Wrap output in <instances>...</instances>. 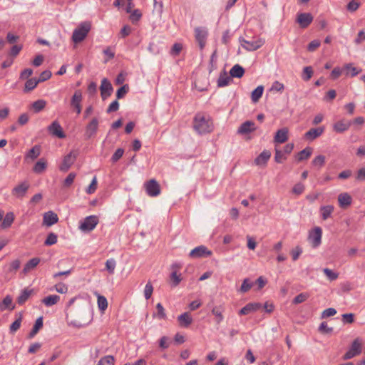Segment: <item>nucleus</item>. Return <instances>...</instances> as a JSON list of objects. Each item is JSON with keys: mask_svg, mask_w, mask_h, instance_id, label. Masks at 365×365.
Segmentation results:
<instances>
[{"mask_svg": "<svg viewBox=\"0 0 365 365\" xmlns=\"http://www.w3.org/2000/svg\"><path fill=\"white\" fill-rule=\"evenodd\" d=\"M193 128L201 135L210 133L212 130V123L208 115L197 113L193 118Z\"/></svg>", "mask_w": 365, "mask_h": 365, "instance_id": "nucleus-1", "label": "nucleus"}, {"mask_svg": "<svg viewBox=\"0 0 365 365\" xmlns=\"http://www.w3.org/2000/svg\"><path fill=\"white\" fill-rule=\"evenodd\" d=\"M91 29L89 21H83L73 31L72 40L74 43H80L84 40Z\"/></svg>", "mask_w": 365, "mask_h": 365, "instance_id": "nucleus-2", "label": "nucleus"}, {"mask_svg": "<svg viewBox=\"0 0 365 365\" xmlns=\"http://www.w3.org/2000/svg\"><path fill=\"white\" fill-rule=\"evenodd\" d=\"M362 340L360 338L355 339L349 349L342 356L344 360H348L359 355L361 352Z\"/></svg>", "mask_w": 365, "mask_h": 365, "instance_id": "nucleus-3", "label": "nucleus"}, {"mask_svg": "<svg viewBox=\"0 0 365 365\" xmlns=\"http://www.w3.org/2000/svg\"><path fill=\"white\" fill-rule=\"evenodd\" d=\"M239 41L242 48L249 51H254L259 48L264 43V41L262 38L252 39L251 41L245 40L240 37Z\"/></svg>", "mask_w": 365, "mask_h": 365, "instance_id": "nucleus-4", "label": "nucleus"}, {"mask_svg": "<svg viewBox=\"0 0 365 365\" xmlns=\"http://www.w3.org/2000/svg\"><path fill=\"white\" fill-rule=\"evenodd\" d=\"M98 223V217L96 215L86 217L80 224L79 229L83 232L92 231Z\"/></svg>", "mask_w": 365, "mask_h": 365, "instance_id": "nucleus-5", "label": "nucleus"}, {"mask_svg": "<svg viewBox=\"0 0 365 365\" xmlns=\"http://www.w3.org/2000/svg\"><path fill=\"white\" fill-rule=\"evenodd\" d=\"M145 187L147 194L150 197H156L160 193V185L155 179H151L146 182Z\"/></svg>", "mask_w": 365, "mask_h": 365, "instance_id": "nucleus-6", "label": "nucleus"}, {"mask_svg": "<svg viewBox=\"0 0 365 365\" xmlns=\"http://www.w3.org/2000/svg\"><path fill=\"white\" fill-rule=\"evenodd\" d=\"M82 92L80 90L76 91L71 99V106L74 109V110L76 112L78 115H79L82 110Z\"/></svg>", "mask_w": 365, "mask_h": 365, "instance_id": "nucleus-7", "label": "nucleus"}, {"mask_svg": "<svg viewBox=\"0 0 365 365\" xmlns=\"http://www.w3.org/2000/svg\"><path fill=\"white\" fill-rule=\"evenodd\" d=\"M78 155L77 152L71 151L68 155H66L59 167L61 171L66 172L69 170L71 166L74 163Z\"/></svg>", "mask_w": 365, "mask_h": 365, "instance_id": "nucleus-8", "label": "nucleus"}, {"mask_svg": "<svg viewBox=\"0 0 365 365\" xmlns=\"http://www.w3.org/2000/svg\"><path fill=\"white\" fill-rule=\"evenodd\" d=\"M322 230L321 227H316L309 235V240L313 247H317L322 242Z\"/></svg>", "mask_w": 365, "mask_h": 365, "instance_id": "nucleus-9", "label": "nucleus"}, {"mask_svg": "<svg viewBox=\"0 0 365 365\" xmlns=\"http://www.w3.org/2000/svg\"><path fill=\"white\" fill-rule=\"evenodd\" d=\"M98 128V120L97 118H93L88 123V124L86 127L85 130V138L86 139H90L91 138L96 135Z\"/></svg>", "mask_w": 365, "mask_h": 365, "instance_id": "nucleus-10", "label": "nucleus"}, {"mask_svg": "<svg viewBox=\"0 0 365 365\" xmlns=\"http://www.w3.org/2000/svg\"><path fill=\"white\" fill-rule=\"evenodd\" d=\"M207 36V31L205 29L197 27L195 29V37L197 41L200 49H202L206 43V38Z\"/></svg>", "mask_w": 365, "mask_h": 365, "instance_id": "nucleus-11", "label": "nucleus"}, {"mask_svg": "<svg viewBox=\"0 0 365 365\" xmlns=\"http://www.w3.org/2000/svg\"><path fill=\"white\" fill-rule=\"evenodd\" d=\"M212 252L208 250L205 246L200 245L192 250L189 254L191 258H200L205 256H210Z\"/></svg>", "mask_w": 365, "mask_h": 365, "instance_id": "nucleus-12", "label": "nucleus"}, {"mask_svg": "<svg viewBox=\"0 0 365 365\" xmlns=\"http://www.w3.org/2000/svg\"><path fill=\"white\" fill-rule=\"evenodd\" d=\"M29 188V184L27 182H23L12 189L11 193L17 198H22L25 196Z\"/></svg>", "mask_w": 365, "mask_h": 365, "instance_id": "nucleus-13", "label": "nucleus"}, {"mask_svg": "<svg viewBox=\"0 0 365 365\" xmlns=\"http://www.w3.org/2000/svg\"><path fill=\"white\" fill-rule=\"evenodd\" d=\"M48 132L59 138H64L66 137V135L64 132L63 131V129L59 124V123L56 120L53 121L48 127Z\"/></svg>", "mask_w": 365, "mask_h": 365, "instance_id": "nucleus-14", "label": "nucleus"}, {"mask_svg": "<svg viewBox=\"0 0 365 365\" xmlns=\"http://www.w3.org/2000/svg\"><path fill=\"white\" fill-rule=\"evenodd\" d=\"M312 21L313 16L309 13H301L297 15V22L302 29L308 27Z\"/></svg>", "mask_w": 365, "mask_h": 365, "instance_id": "nucleus-15", "label": "nucleus"}, {"mask_svg": "<svg viewBox=\"0 0 365 365\" xmlns=\"http://www.w3.org/2000/svg\"><path fill=\"white\" fill-rule=\"evenodd\" d=\"M100 90L101 97L105 100L111 95L113 88L111 83L106 78H103L101 81Z\"/></svg>", "mask_w": 365, "mask_h": 365, "instance_id": "nucleus-16", "label": "nucleus"}, {"mask_svg": "<svg viewBox=\"0 0 365 365\" xmlns=\"http://www.w3.org/2000/svg\"><path fill=\"white\" fill-rule=\"evenodd\" d=\"M324 131V127H318L311 128L304 134V138L307 140L312 141L322 135Z\"/></svg>", "mask_w": 365, "mask_h": 365, "instance_id": "nucleus-17", "label": "nucleus"}, {"mask_svg": "<svg viewBox=\"0 0 365 365\" xmlns=\"http://www.w3.org/2000/svg\"><path fill=\"white\" fill-rule=\"evenodd\" d=\"M262 307V304L259 302H252L247 304L239 311L240 315H247L252 312H255Z\"/></svg>", "mask_w": 365, "mask_h": 365, "instance_id": "nucleus-18", "label": "nucleus"}, {"mask_svg": "<svg viewBox=\"0 0 365 365\" xmlns=\"http://www.w3.org/2000/svg\"><path fill=\"white\" fill-rule=\"evenodd\" d=\"M338 202L341 208L346 209L352 202L351 196L347 192H342L338 195Z\"/></svg>", "mask_w": 365, "mask_h": 365, "instance_id": "nucleus-19", "label": "nucleus"}, {"mask_svg": "<svg viewBox=\"0 0 365 365\" xmlns=\"http://www.w3.org/2000/svg\"><path fill=\"white\" fill-rule=\"evenodd\" d=\"M255 130L256 127L255 123L247 120L239 127L237 132L240 134H248Z\"/></svg>", "mask_w": 365, "mask_h": 365, "instance_id": "nucleus-20", "label": "nucleus"}, {"mask_svg": "<svg viewBox=\"0 0 365 365\" xmlns=\"http://www.w3.org/2000/svg\"><path fill=\"white\" fill-rule=\"evenodd\" d=\"M58 220V215L52 212L48 211L47 212H45L43 215V225H46L48 227H50L54 224H56Z\"/></svg>", "mask_w": 365, "mask_h": 365, "instance_id": "nucleus-21", "label": "nucleus"}, {"mask_svg": "<svg viewBox=\"0 0 365 365\" xmlns=\"http://www.w3.org/2000/svg\"><path fill=\"white\" fill-rule=\"evenodd\" d=\"M351 125L349 120H341L335 123L333 125L334 130L336 133H343L347 130Z\"/></svg>", "mask_w": 365, "mask_h": 365, "instance_id": "nucleus-22", "label": "nucleus"}, {"mask_svg": "<svg viewBox=\"0 0 365 365\" xmlns=\"http://www.w3.org/2000/svg\"><path fill=\"white\" fill-rule=\"evenodd\" d=\"M271 157V153L269 150H263L255 160L257 165H265Z\"/></svg>", "mask_w": 365, "mask_h": 365, "instance_id": "nucleus-23", "label": "nucleus"}, {"mask_svg": "<svg viewBox=\"0 0 365 365\" xmlns=\"http://www.w3.org/2000/svg\"><path fill=\"white\" fill-rule=\"evenodd\" d=\"M288 139V129L283 128L277 131L274 136V142L277 143H284Z\"/></svg>", "mask_w": 365, "mask_h": 365, "instance_id": "nucleus-24", "label": "nucleus"}, {"mask_svg": "<svg viewBox=\"0 0 365 365\" xmlns=\"http://www.w3.org/2000/svg\"><path fill=\"white\" fill-rule=\"evenodd\" d=\"M178 320L182 327H188L192 322V319L188 312H185L178 316Z\"/></svg>", "mask_w": 365, "mask_h": 365, "instance_id": "nucleus-25", "label": "nucleus"}, {"mask_svg": "<svg viewBox=\"0 0 365 365\" xmlns=\"http://www.w3.org/2000/svg\"><path fill=\"white\" fill-rule=\"evenodd\" d=\"M40 262V259L38 257H34L29 260L27 263L25 264L22 272L24 274H27L31 269H34Z\"/></svg>", "mask_w": 365, "mask_h": 365, "instance_id": "nucleus-26", "label": "nucleus"}, {"mask_svg": "<svg viewBox=\"0 0 365 365\" xmlns=\"http://www.w3.org/2000/svg\"><path fill=\"white\" fill-rule=\"evenodd\" d=\"M223 312L224 308L222 306H215L212 309V314L215 317V322L217 324H220L223 321Z\"/></svg>", "mask_w": 365, "mask_h": 365, "instance_id": "nucleus-27", "label": "nucleus"}, {"mask_svg": "<svg viewBox=\"0 0 365 365\" xmlns=\"http://www.w3.org/2000/svg\"><path fill=\"white\" fill-rule=\"evenodd\" d=\"M41 154V146L38 145H34L31 149H30L28 153L26 154L25 159L27 160L29 158L32 160L37 158Z\"/></svg>", "mask_w": 365, "mask_h": 365, "instance_id": "nucleus-28", "label": "nucleus"}, {"mask_svg": "<svg viewBox=\"0 0 365 365\" xmlns=\"http://www.w3.org/2000/svg\"><path fill=\"white\" fill-rule=\"evenodd\" d=\"M14 306L12 305V297L10 295L6 296L0 303V311L3 312L6 309L13 310Z\"/></svg>", "mask_w": 365, "mask_h": 365, "instance_id": "nucleus-29", "label": "nucleus"}, {"mask_svg": "<svg viewBox=\"0 0 365 365\" xmlns=\"http://www.w3.org/2000/svg\"><path fill=\"white\" fill-rule=\"evenodd\" d=\"M245 73V69L239 64H235L230 71L232 78H241Z\"/></svg>", "mask_w": 365, "mask_h": 365, "instance_id": "nucleus-30", "label": "nucleus"}, {"mask_svg": "<svg viewBox=\"0 0 365 365\" xmlns=\"http://www.w3.org/2000/svg\"><path fill=\"white\" fill-rule=\"evenodd\" d=\"M42 327H43V317H40L36 320L32 329L31 330V331L29 334V338H30V339L33 338Z\"/></svg>", "mask_w": 365, "mask_h": 365, "instance_id": "nucleus-31", "label": "nucleus"}, {"mask_svg": "<svg viewBox=\"0 0 365 365\" xmlns=\"http://www.w3.org/2000/svg\"><path fill=\"white\" fill-rule=\"evenodd\" d=\"M312 153V148L307 147L302 151L299 152L296 156L297 161L307 160Z\"/></svg>", "mask_w": 365, "mask_h": 365, "instance_id": "nucleus-32", "label": "nucleus"}, {"mask_svg": "<svg viewBox=\"0 0 365 365\" xmlns=\"http://www.w3.org/2000/svg\"><path fill=\"white\" fill-rule=\"evenodd\" d=\"M47 163L45 159L41 158L36 163L33 168V171L37 174L42 173L46 168Z\"/></svg>", "mask_w": 365, "mask_h": 365, "instance_id": "nucleus-33", "label": "nucleus"}, {"mask_svg": "<svg viewBox=\"0 0 365 365\" xmlns=\"http://www.w3.org/2000/svg\"><path fill=\"white\" fill-rule=\"evenodd\" d=\"M334 207L333 205L322 206L320 207V212H321L322 219L324 220H326L329 217H330L334 211Z\"/></svg>", "mask_w": 365, "mask_h": 365, "instance_id": "nucleus-34", "label": "nucleus"}, {"mask_svg": "<svg viewBox=\"0 0 365 365\" xmlns=\"http://www.w3.org/2000/svg\"><path fill=\"white\" fill-rule=\"evenodd\" d=\"M344 69L346 71V75L350 76L351 77L356 76L361 72V69H358L352 66V63L345 64Z\"/></svg>", "mask_w": 365, "mask_h": 365, "instance_id": "nucleus-35", "label": "nucleus"}, {"mask_svg": "<svg viewBox=\"0 0 365 365\" xmlns=\"http://www.w3.org/2000/svg\"><path fill=\"white\" fill-rule=\"evenodd\" d=\"M59 300L60 297L58 295H49L42 299V303L46 307H51L57 304Z\"/></svg>", "mask_w": 365, "mask_h": 365, "instance_id": "nucleus-36", "label": "nucleus"}, {"mask_svg": "<svg viewBox=\"0 0 365 365\" xmlns=\"http://www.w3.org/2000/svg\"><path fill=\"white\" fill-rule=\"evenodd\" d=\"M14 214L12 212H7L1 223L2 228H8L11 227L14 220Z\"/></svg>", "mask_w": 365, "mask_h": 365, "instance_id": "nucleus-37", "label": "nucleus"}, {"mask_svg": "<svg viewBox=\"0 0 365 365\" xmlns=\"http://www.w3.org/2000/svg\"><path fill=\"white\" fill-rule=\"evenodd\" d=\"M231 76H227V73L224 71L220 74V77L217 80V86L218 87H224L229 84L231 81Z\"/></svg>", "mask_w": 365, "mask_h": 365, "instance_id": "nucleus-38", "label": "nucleus"}, {"mask_svg": "<svg viewBox=\"0 0 365 365\" xmlns=\"http://www.w3.org/2000/svg\"><path fill=\"white\" fill-rule=\"evenodd\" d=\"M264 91V87L262 86H257L252 92L251 95L252 101L254 103H257L262 97Z\"/></svg>", "mask_w": 365, "mask_h": 365, "instance_id": "nucleus-39", "label": "nucleus"}, {"mask_svg": "<svg viewBox=\"0 0 365 365\" xmlns=\"http://www.w3.org/2000/svg\"><path fill=\"white\" fill-rule=\"evenodd\" d=\"M39 81L36 78L28 79L25 83L24 91L29 92L34 90L38 84Z\"/></svg>", "mask_w": 365, "mask_h": 365, "instance_id": "nucleus-40", "label": "nucleus"}, {"mask_svg": "<svg viewBox=\"0 0 365 365\" xmlns=\"http://www.w3.org/2000/svg\"><path fill=\"white\" fill-rule=\"evenodd\" d=\"M32 290H29L28 289H25L22 291L21 294L17 298V302L19 304H23L26 302V301L29 299L31 295Z\"/></svg>", "mask_w": 365, "mask_h": 365, "instance_id": "nucleus-41", "label": "nucleus"}, {"mask_svg": "<svg viewBox=\"0 0 365 365\" xmlns=\"http://www.w3.org/2000/svg\"><path fill=\"white\" fill-rule=\"evenodd\" d=\"M97 298L98 309L101 311L104 312L108 307L107 299L104 296L100 295L99 294H97Z\"/></svg>", "mask_w": 365, "mask_h": 365, "instance_id": "nucleus-42", "label": "nucleus"}, {"mask_svg": "<svg viewBox=\"0 0 365 365\" xmlns=\"http://www.w3.org/2000/svg\"><path fill=\"white\" fill-rule=\"evenodd\" d=\"M170 279L173 287H177L182 280L181 274H178L175 270L170 274Z\"/></svg>", "mask_w": 365, "mask_h": 365, "instance_id": "nucleus-43", "label": "nucleus"}, {"mask_svg": "<svg viewBox=\"0 0 365 365\" xmlns=\"http://www.w3.org/2000/svg\"><path fill=\"white\" fill-rule=\"evenodd\" d=\"M46 102L44 100H38L32 103V108L35 113L41 111L46 106Z\"/></svg>", "mask_w": 365, "mask_h": 365, "instance_id": "nucleus-44", "label": "nucleus"}, {"mask_svg": "<svg viewBox=\"0 0 365 365\" xmlns=\"http://www.w3.org/2000/svg\"><path fill=\"white\" fill-rule=\"evenodd\" d=\"M106 269L108 271V272L110 274H113L114 273L115 267H116V262L113 258H110L107 259L106 262Z\"/></svg>", "mask_w": 365, "mask_h": 365, "instance_id": "nucleus-45", "label": "nucleus"}, {"mask_svg": "<svg viewBox=\"0 0 365 365\" xmlns=\"http://www.w3.org/2000/svg\"><path fill=\"white\" fill-rule=\"evenodd\" d=\"M325 159L324 155H319L313 159L312 163L314 166L321 168L325 164Z\"/></svg>", "mask_w": 365, "mask_h": 365, "instance_id": "nucleus-46", "label": "nucleus"}, {"mask_svg": "<svg viewBox=\"0 0 365 365\" xmlns=\"http://www.w3.org/2000/svg\"><path fill=\"white\" fill-rule=\"evenodd\" d=\"M252 286L253 283L250 281V279L249 278H245L242 282L239 292L242 293L247 292L252 287Z\"/></svg>", "mask_w": 365, "mask_h": 365, "instance_id": "nucleus-47", "label": "nucleus"}, {"mask_svg": "<svg viewBox=\"0 0 365 365\" xmlns=\"http://www.w3.org/2000/svg\"><path fill=\"white\" fill-rule=\"evenodd\" d=\"M309 297V294L308 293H307V292L300 293L299 294H298L297 296H296L294 298L292 303L294 304H298L302 303V302H305Z\"/></svg>", "mask_w": 365, "mask_h": 365, "instance_id": "nucleus-48", "label": "nucleus"}, {"mask_svg": "<svg viewBox=\"0 0 365 365\" xmlns=\"http://www.w3.org/2000/svg\"><path fill=\"white\" fill-rule=\"evenodd\" d=\"M22 321V316L20 314L18 319H16L10 326L9 331L11 333H15L21 327Z\"/></svg>", "mask_w": 365, "mask_h": 365, "instance_id": "nucleus-49", "label": "nucleus"}, {"mask_svg": "<svg viewBox=\"0 0 365 365\" xmlns=\"http://www.w3.org/2000/svg\"><path fill=\"white\" fill-rule=\"evenodd\" d=\"M114 357L110 355L103 357L98 363L97 365H114Z\"/></svg>", "mask_w": 365, "mask_h": 365, "instance_id": "nucleus-50", "label": "nucleus"}, {"mask_svg": "<svg viewBox=\"0 0 365 365\" xmlns=\"http://www.w3.org/2000/svg\"><path fill=\"white\" fill-rule=\"evenodd\" d=\"M57 238L58 237L55 233L51 232L48 235L47 238L44 242V245L47 246L53 245L57 242Z\"/></svg>", "mask_w": 365, "mask_h": 365, "instance_id": "nucleus-51", "label": "nucleus"}, {"mask_svg": "<svg viewBox=\"0 0 365 365\" xmlns=\"http://www.w3.org/2000/svg\"><path fill=\"white\" fill-rule=\"evenodd\" d=\"M156 309H157L156 317H157L158 319H166V314H165V309L163 308V307L161 304V303H158L157 304Z\"/></svg>", "mask_w": 365, "mask_h": 365, "instance_id": "nucleus-52", "label": "nucleus"}, {"mask_svg": "<svg viewBox=\"0 0 365 365\" xmlns=\"http://www.w3.org/2000/svg\"><path fill=\"white\" fill-rule=\"evenodd\" d=\"M129 86L128 84H125L121 86L119 89H118L116 92V98L117 99L123 98L125 95L128 92Z\"/></svg>", "mask_w": 365, "mask_h": 365, "instance_id": "nucleus-53", "label": "nucleus"}, {"mask_svg": "<svg viewBox=\"0 0 365 365\" xmlns=\"http://www.w3.org/2000/svg\"><path fill=\"white\" fill-rule=\"evenodd\" d=\"M313 75V70L311 66H306L303 69V75L302 78L304 81H309Z\"/></svg>", "mask_w": 365, "mask_h": 365, "instance_id": "nucleus-54", "label": "nucleus"}, {"mask_svg": "<svg viewBox=\"0 0 365 365\" xmlns=\"http://www.w3.org/2000/svg\"><path fill=\"white\" fill-rule=\"evenodd\" d=\"M323 272L325 274V275L331 281L335 280L338 278L339 274L334 272V271L329 268H324L323 269Z\"/></svg>", "mask_w": 365, "mask_h": 365, "instance_id": "nucleus-55", "label": "nucleus"}, {"mask_svg": "<svg viewBox=\"0 0 365 365\" xmlns=\"http://www.w3.org/2000/svg\"><path fill=\"white\" fill-rule=\"evenodd\" d=\"M170 340L168 336H162L159 340V346L163 349H168L170 346Z\"/></svg>", "mask_w": 365, "mask_h": 365, "instance_id": "nucleus-56", "label": "nucleus"}, {"mask_svg": "<svg viewBox=\"0 0 365 365\" xmlns=\"http://www.w3.org/2000/svg\"><path fill=\"white\" fill-rule=\"evenodd\" d=\"M124 153V150L123 148H118L113 155L111 157V161L113 163H116L118 160H120Z\"/></svg>", "mask_w": 365, "mask_h": 365, "instance_id": "nucleus-57", "label": "nucleus"}, {"mask_svg": "<svg viewBox=\"0 0 365 365\" xmlns=\"http://www.w3.org/2000/svg\"><path fill=\"white\" fill-rule=\"evenodd\" d=\"M21 262L19 259L12 261L9 267L8 272H14L20 268Z\"/></svg>", "mask_w": 365, "mask_h": 365, "instance_id": "nucleus-58", "label": "nucleus"}, {"mask_svg": "<svg viewBox=\"0 0 365 365\" xmlns=\"http://www.w3.org/2000/svg\"><path fill=\"white\" fill-rule=\"evenodd\" d=\"M153 292V287L150 282H148L145 287L144 296L146 299L150 298Z\"/></svg>", "mask_w": 365, "mask_h": 365, "instance_id": "nucleus-59", "label": "nucleus"}, {"mask_svg": "<svg viewBox=\"0 0 365 365\" xmlns=\"http://www.w3.org/2000/svg\"><path fill=\"white\" fill-rule=\"evenodd\" d=\"M182 45L181 43H175L173 44L172 48H171V51H170V54L173 55V56H178L179 53H180V51H182Z\"/></svg>", "mask_w": 365, "mask_h": 365, "instance_id": "nucleus-60", "label": "nucleus"}, {"mask_svg": "<svg viewBox=\"0 0 365 365\" xmlns=\"http://www.w3.org/2000/svg\"><path fill=\"white\" fill-rule=\"evenodd\" d=\"M321 42L319 40H313L307 46V50L310 52L314 51L317 48L320 46Z\"/></svg>", "mask_w": 365, "mask_h": 365, "instance_id": "nucleus-61", "label": "nucleus"}, {"mask_svg": "<svg viewBox=\"0 0 365 365\" xmlns=\"http://www.w3.org/2000/svg\"><path fill=\"white\" fill-rule=\"evenodd\" d=\"M76 173H70L68 176L66 178L63 182V185L65 187H69L72 185V183L74 181V179L76 178Z\"/></svg>", "mask_w": 365, "mask_h": 365, "instance_id": "nucleus-62", "label": "nucleus"}, {"mask_svg": "<svg viewBox=\"0 0 365 365\" xmlns=\"http://www.w3.org/2000/svg\"><path fill=\"white\" fill-rule=\"evenodd\" d=\"M96 189H97V179H96V177H94L93 179L92 180L90 185L86 189V192L88 194H92V193L95 192Z\"/></svg>", "mask_w": 365, "mask_h": 365, "instance_id": "nucleus-63", "label": "nucleus"}, {"mask_svg": "<svg viewBox=\"0 0 365 365\" xmlns=\"http://www.w3.org/2000/svg\"><path fill=\"white\" fill-rule=\"evenodd\" d=\"M341 317L344 324H351L354 321V315L352 313L344 314Z\"/></svg>", "mask_w": 365, "mask_h": 365, "instance_id": "nucleus-64", "label": "nucleus"}]
</instances>
